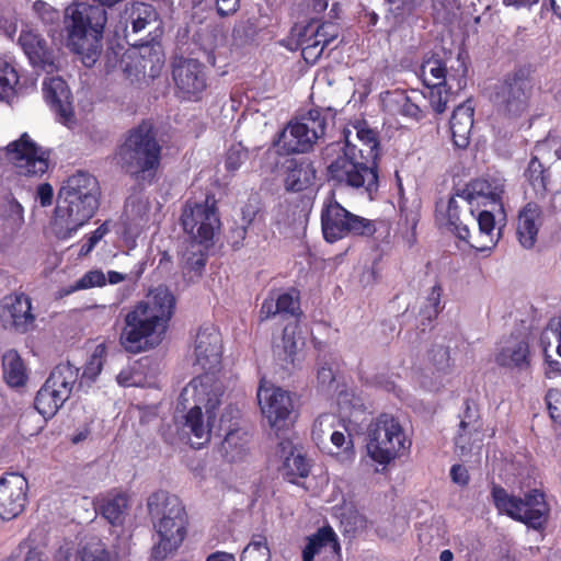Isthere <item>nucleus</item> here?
<instances>
[{
	"label": "nucleus",
	"mask_w": 561,
	"mask_h": 561,
	"mask_svg": "<svg viewBox=\"0 0 561 561\" xmlns=\"http://www.w3.org/2000/svg\"><path fill=\"white\" fill-rule=\"evenodd\" d=\"M101 187L95 176L85 171L70 175L58 192L50 221L59 240H68L85 226L100 207Z\"/></svg>",
	"instance_id": "obj_1"
},
{
	"label": "nucleus",
	"mask_w": 561,
	"mask_h": 561,
	"mask_svg": "<svg viewBox=\"0 0 561 561\" xmlns=\"http://www.w3.org/2000/svg\"><path fill=\"white\" fill-rule=\"evenodd\" d=\"M175 309V298L165 287L157 288L151 298L139 301L125 317L121 344L133 354L146 350L147 337L163 332Z\"/></svg>",
	"instance_id": "obj_2"
},
{
	"label": "nucleus",
	"mask_w": 561,
	"mask_h": 561,
	"mask_svg": "<svg viewBox=\"0 0 561 561\" xmlns=\"http://www.w3.org/2000/svg\"><path fill=\"white\" fill-rule=\"evenodd\" d=\"M106 23L107 12L102 4L73 2L65 9L67 47L81 55L85 66H92L96 61Z\"/></svg>",
	"instance_id": "obj_3"
},
{
	"label": "nucleus",
	"mask_w": 561,
	"mask_h": 561,
	"mask_svg": "<svg viewBox=\"0 0 561 561\" xmlns=\"http://www.w3.org/2000/svg\"><path fill=\"white\" fill-rule=\"evenodd\" d=\"M162 148L150 122L142 121L129 129L117 147L115 160L125 173L135 179L153 176L160 165Z\"/></svg>",
	"instance_id": "obj_4"
},
{
	"label": "nucleus",
	"mask_w": 561,
	"mask_h": 561,
	"mask_svg": "<svg viewBox=\"0 0 561 561\" xmlns=\"http://www.w3.org/2000/svg\"><path fill=\"white\" fill-rule=\"evenodd\" d=\"M537 85L535 68L531 65H518L494 85L493 103L503 115L520 117L529 112Z\"/></svg>",
	"instance_id": "obj_5"
},
{
	"label": "nucleus",
	"mask_w": 561,
	"mask_h": 561,
	"mask_svg": "<svg viewBox=\"0 0 561 561\" xmlns=\"http://www.w3.org/2000/svg\"><path fill=\"white\" fill-rule=\"evenodd\" d=\"M321 229L323 239L335 243L346 237L373 238L379 231L390 232L389 224L383 219H368L355 215L336 201H330L321 209Z\"/></svg>",
	"instance_id": "obj_6"
},
{
	"label": "nucleus",
	"mask_w": 561,
	"mask_h": 561,
	"mask_svg": "<svg viewBox=\"0 0 561 561\" xmlns=\"http://www.w3.org/2000/svg\"><path fill=\"white\" fill-rule=\"evenodd\" d=\"M491 497L500 514H504L513 520L525 524L535 530H543L546 528L550 507L542 491L531 489L520 497L510 494L505 488L493 483Z\"/></svg>",
	"instance_id": "obj_7"
},
{
	"label": "nucleus",
	"mask_w": 561,
	"mask_h": 561,
	"mask_svg": "<svg viewBox=\"0 0 561 561\" xmlns=\"http://www.w3.org/2000/svg\"><path fill=\"white\" fill-rule=\"evenodd\" d=\"M221 394L214 375H198L182 389L175 412L184 421H203L204 416L206 421H216Z\"/></svg>",
	"instance_id": "obj_8"
},
{
	"label": "nucleus",
	"mask_w": 561,
	"mask_h": 561,
	"mask_svg": "<svg viewBox=\"0 0 561 561\" xmlns=\"http://www.w3.org/2000/svg\"><path fill=\"white\" fill-rule=\"evenodd\" d=\"M79 368L69 362L58 364L38 390L34 405L38 413L48 421L69 399L79 378Z\"/></svg>",
	"instance_id": "obj_9"
},
{
	"label": "nucleus",
	"mask_w": 561,
	"mask_h": 561,
	"mask_svg": "<svg viewBox=\"0 0 561 561\" xmlns=\"http://www.w3.org/2000/svg\"><path fill=\"white\" fill-rule=\"evenodd\" d=\"M355 147L346 142L344 154L339 156L328 167L329 178L350 187H364L369 194L378 190V168L356 159Z\"/></svg>",
	"instance_id": "obj_10"
},
{
	"label": "nucleus",
	"mask_w": 561,
	"mask_h": 561,
	"mask_svg": "<svg viewBox=\"0 0 561 561\" xmlns=\"http://www.w3.org/2000/svg\"><path fill=\"white\" fill-rule=\"evenodd\" d=\"M368 434L366 449L368 456L378 465L387 467L397 458L404 456L412 446L411 438L400 423H382Z\"/></svg>",
	"instance_id": "obj_11"
},
{
	"label": "nucleus",
	"mask_w": 561,
	"mask_h": 561,
	"mask_svg": "<svg viewBox=\"0 0 561 561\" xmlns=\"http://www.w3.org/2000/svg\"><path fill=\"white\" fill-rule=\"evenodd\" d=\"M181 225L198 243L213 241L215 230L220 226L214 195H206L203 203L186 201L181 214Z\"/></svg>",
	"instance_id": "obj_12"
},
{
	"label": "nucleus",
	"mask_w": 561,
	"mask_h": 561,
	"mask_svg": "<svg viewBox=\"0 0 561 561\" xmlns=\"http://www.w3.org/2000/svg\"><path fill=\"white\" fill-rule=\"evenodd\" d=\"M176 95L185 101L198 102L207 89L205 66L197 59L181 58L172 70Z\"/></svg>",
	"instance_id": "obj_13"
},
{
	"label": "nucleus",
	"mask_w": 561,
	"mask_h": 561,
	"mask_svg": "<svg viewBox=\"0 0 561 561\" xmlns=\"http://www.w3.org/2000/svg\"><path fill=\"white\" fill-rule=\"evenodd\" d=\"M28 481L16 471L0 477V518L10 522L19 517L28 504Z\"/></svg>",
	"instance_id": "obj_14"
},
{
	"label": "nucleus",
	"mask_w": 561,
	"mask_h": 561,
	"mask_svg": "<svg viewBox=\"0 0 561 561\" xmlns=\"http://www.w3.org/2000/svg\"><path fill=\"white\" fill-rule=\"evenodd\" d=\"M7 158L20 175H42L48 170V156L24 133L7 147Z\"/></svg>",
	"instance_id": "obj_15"
},
{
	"label": "nucleus",
	"mask_w": 561,
	"mask_h": 561,
	"mask_svg": "<svg viewBox=\"0 0 561 561\" xmlns=\"http://www.w3.org/2000/svg\"><path fill=\"white\" fill-rule=\"evenodd\" d=\"M188 514L172 517L164 522H154L159 541L151 549L154 561H163L175 553L184 542L188 529Z\"/></svg>",
	"instance_id": "obj_16"
},
{
	"label": "nucleus",
	"mask_w": 561,
	"mask_h": 561,
	"mask_svg": "<svg viewBox=\"0 0 561 561\" xmlns=\"http://www.w3.org/2000/svg\"><path fill=\"white\" fill-rule=\"evenodd\" d=\"M195 360L204 374L214 375L219 370L222 356V341L220 333L214 325H202L198 329L194 345Z\"/></svg>",
	"instance_id": "obj_17"
},
{
	"label": "nucleus",
	"mask_w": 561,
	"mask_h": 561,
	"mask_svg": "<svg viewBox=\"0 0 561 561\" xmlns=\"http://www.w3.org/2000/svg\"><path fill=\"white\" fill-rule=\"evenodd\" d=\"M256 397L267 421H286L294 411L291 393L268 383L265 378L260 381Z\"/></svg>",
	"instance_id": "obj_18"
},
{
	"label": "nucleus",
	"mask_w": 561,
	"mask_h": 561,
	"mask_svg": "<svg viewBox=\"0 0 561 561\" xmlns=\"http://www.w3.org/2000/svg\"><path fill=\"white\" fill-rule=\"evenodd\" d=\"M277 454L282 460L278 469L285 481L299 484L300 479L310 474L312 463L302 446L294 444L291 439H283L277 445Z\"/></svg>",
	"instance_id": "obj_19"
},
{
	"label": "nucleus",
	"mask_w": 561,
	"mask_h": 561,
	"mask_svg": "<svg viewBox=\"0 0 561 561\" xmlns=\"http://www.w3.org/2000/svg\"><path fill=\"white\" fill-rule=\"evenodd\" d=\"M43 94L57 121L68 127L76 123L72 95L67 82L60 77L47 78L43 82Z\"/></svg>",
	"instance_id": "obj_20"
},
{
	"label": "nucleus",
	"mask_w": 561,
	"mask_h": 561,
	"mask_svg": "<svg viewBox=\"0 0 561 561\" xmlns=\"http://www.w3.org/2000/svg\"><path fill=\"white\" fill-rule=\"evenodd\" d=\"M0 318L4 328L27 332L35 321L31 298L24 293L5 296L1 302Z\"/></svg>",
	"instance_id": "obj_21"
},
{
	"label": "nucleus",
	"mask_w": 561,
	"mask_h": 561,
	"mask_svg": "<svg viewBox=\"0 0 561 561\" xmlns=\"http://www.w3.org/2000/svg\"><path fill=\"white\" fill-rule=\"evenodd\" d=\"M504 193V180L500 178H478L468 182L462 188L456 190V195L470 205L477 202L482 205L495 204L501 208Z\"/></svg>",
	"instance_id": "obj_22"
},
{
	"label": "nucleus",
	"mask_w": 561,
	"mask_h": 561,
	"mask_svg": "<svg viewBox=\"0 0 561 561\" xmlns=\"http://www.w3.org/2000/svg\"><path fill=\"white\" fill-rule=\"evenodd\" d=\"M308 135L307 126H301L298 119L290 121L286 127L276 134L272 146L277 148L276 152L280 156L306 153L314 145Z\"/></svg>",
	"instance_id": "obj_23"
},
{
	"label": "nucleus",
	"mask_w": 561,
	"mask_h": 561,
	"mask_svg": "<svg viewBox=\"0 0 561 561\" xmlns=\"http://www.w3.org/2000/svg\"><path fill=\"white\" fill-rule=\"evenodd\" d=\"M283 176L285 190L298 193L314 184L317 169L309 158H289L283 163Z\"/></svg>",
	"instance_id": "obj_24"
},
{
	"label": "nucleus",
	"mask_w": 561,
	"mask_h": 561,
	"mask_svg": "<svg viewBox=\"0 0 561 561\" xmlns=\"http://www.w3.org/2000/svg\"><path fill=\"white\" fill-rule=\"evenodd\" d=\"M18 44L33 67L45 69L47 66L54 65V51L38 31L23 27Z\"/></svg>",
	"instance_id": "obj_25"
},
{
	"label": "nucleus",
	"mask_w": 561,
	"mask_h": 561,
	"mask_svg": "<svg viewBox=\"0 0 561 561\" xmlns=\"http://www.w3.org/2000/svg\"><path fill=\"white\" fill-rule=\"evenodd\" d=\"M213 425L215 423H168L165 426H161V432L163 435L167 432H176V437L170 440L165 438L171 445L182 443L194 449H201L210 440Z\"/></svg>",
	"instance_id": "obj_26"
},
{
	"label": "nucleus",
	"mask_w": 561,
	"mask_h": 561,
	"mask_svg": "<svg viewBox=\"0 0 561 561\" xmlns=\"http://www.w3.org/2000/svg\"><path fill=\"white\" fill-rule=\"evenodd\" d=\"M541 225L542 210L537 203L529 202L518 211L516 237L524 249L535 247Z\"/></svg>",
	"instance_id": "obj_27"
},
{
	"label": "nucleus",
	"mask_w": 561,
	"mask_h": 561,
	"mask_svg": "<svg viewBox=\"0 0 561 561\" xmlns=\"http://www.w3.org/2000/svg\"><path fill=\"white\" fill-rule=\"evenodd\" d=\"M529 357L528 339L525 335L512 333L495 355V362L501 367L523 369L529 366Z\"/></svg>",
	"instance_id": "obj_28"
},
{
	"label": "nucleus",
	"mask_w": 561,
	"mask_h": 561,
	"mask_svg": "<svg viewBox=\"0 0 561 561\" xmlns=\"http://www.w3.org/2000/svg\"><path fill=\"white\" fill-rule=\"evenodd\" d=\"M147 508L153 526L154 522H164L187 514L182 500L164 490H158L149 495Z\"/></svg>",
	"instance_id": "obj_29"
},
{
	"label": "nucleus",
	"mask_w": 561,
	"mask_h": 561,
	"mask_svg": "<svg viewBox=\"0 0 561 561\" xmlns=\"http://www.w3.org/2000/svg\"><path fill=\"white\" fill-rule=\"evenodd\" d=\"M474 106L472 100L467 99L453 111L449 128L451 140L457 149H466L471 139L473 127Z\"/></svg>",
	"instance_id": "obj_30"
},
{
	"label": "nucleus",
	"mask_w": 561,
	"mask_h": 561,
	"mask_svg": "<svg viewBox=\"0 0 561 561\" xmlns=\"http://www.w3.org/2000/svg\"><path fill=\"white\" fill-rule=\"evenodd\" d=\"M96 507L112 526L122 527L128 515L129 497L124 492L112 490L96 499Z\"/></svg>",
	"instance_id": "obj_31"
},
{
	"label": "nucleus",
	"mask_w": 561,
	"mask_h": 561,
	"mask_svg": "<svg viewBox=\"0 0 561 561\" xmlns=\"http://www.w3.org/2000/svg\"><path fill=\"white\" fill-rule=\"evenodd\" d=\"M456 197L458 196L455 192L447 203H444L443 199L436 202L435 217L437 220L444 221L457 239L463 242H469L471 233L469 227L463 225L460 220V206L458 205Z\"/></svg>",
	"instance_id": "obj_32"
},
{
	"label": "nucleus",
	"mask_w": 561,
	"mask_h": 561,
	"mask_svg": "<svg viewBox=\"0 0 561 561\" xmlns=\"http://www.w3.org/2000/svg\"><path fill=\"white\" fill-rule=\"evenodd\" d=\"M479 227V240L465 242L470 248L483 252L494 248L500 239L501 233H495V217L492 211L481 210L477 216Z\"/></svg>",
	"instance_id": "obj_33"
},
{
	"label": "nucleus",
	"mask_w": 561,
	"mask_h": 561,
	"mask_svg": "<svg viewBox=\"0 0 561 561\" xmlns=\"http://www.w3.org/2000/svg\"><path fill=\"white\" fill-rule=\"evenodd\" d=\"M2 370L3 379L10 387H23L28 379L24 360L15 350H9L3 354Z\"/></svg>",
	"instance_id": "obj_34"
},
{
	"label": "nucleus",
	"mask_w": 561,
	"mask_h": 561,
	"mask_svg": "<svg viewBox=\"0 0 561 561\" xmlns=\"http://www.w3.org/2000/svg\"><path fill=\"white\" fill-rule=\"evenodd\" d=\"M327 546L331 547L335 552H339L341 549L337 536L330 526L321 527L316 534L308 537V542L302 550V561H313L314 556Z\"/></svg>",
	"instance_id": "obj_35"
},
{
	"label": "nucleus",
	"mask_w": 561,
	"mask_h": 561,
	"mask_svg": "<svg viewBox=\"0 0 561 561\" xmlns=\"http://www.w3.org/2000/svg\"><path fill=\"white\" fill-rule=\"evenodd\" d=\"M126 22L130 23L133 33L137 34L159 19L156 8L147 2H133L125 10Z\"/></svg>",
	"instance_id": "obj_36"
},
{
	"label": "nucleus",
	"mask_w": 561,
	"mask_h": 561,
	"mask_svg": "<svg viewBox=\"0 0 561 561\" xmlns=\"http://www.w3.org/2000/svg\"><path fill=\"white\" fill-rule=\"evenodd\" d=\"M420 77L425 85L449 84L456 80L453 76H447L446 65L438 58L426 59L420 68Z\"/></svg>",
	"instance_id": "obj_37"
},
{
	"label": "nucleus",
	"mask_w": 561,
	"mask_h": 561,
	"mask_svg": "<svg viewBox=\"0 0 561 561\" xmlns=\"http://www.w3.org/2000/svg\"><path fill=\"white\" fill-rule=\"evenodd\" d=\"M148 60L139 51L133 49L125 51L118 60V68L125 77L130 80H138L146 75Z\"/></svg>",
	"instance_id": "obj_38"
},
{
	"label": "nucleus",
	"mask_w": 561,
	"mask_h": 561,
	"mask_svg": "<svg viewBox=\"0 0 561 561\" xmlns=\"http://www.w3.org/2000/svg\"><path fill=\"white\" fill-rule=\"evenodd\" d=\"M524 175L537 194L543 195L548 191L550 171L537 157L530 159Z\"/></svg>",
	"instance_id": "obj_39"
},
{
	"label": "nucleus",
	"mask_w": 561,
	"mask_h": 561,
	"mask_svg": "<svg viewBox=\"0 0 561 561\" xmlns=\"http://www.w3.org/2000/svg\"><path fill=\"white\" fill-rule=\"evenodd\" d=\"M301 126L308 127V136L316 144L325 135L327 116L321 108H311L298 119Z\"/></svg>",
	"instance_id": "obj_40"
},
{
	"label": "nucleus",
	"mask_w": 561,
	"mask_h": 561,
	"mask_svg": "<svg viewBox=\"0 0 561 561\" xmlns=\"http://www.w3.org/2000/svg\"><path fill=\"white\" fill-rule=\"evenodd\" d=\"M240 561H271V551L266 537L262 534L253 535L250 542L243 549Z\"/></svg>",
	"instance_id": "obj_41"
},
{
	"label": "nucleus",
	"mask_w": 561,
	"mask_h": 561,
	"mask_svg": "<svg viewBox=\"0 0 561 561\" xmlns=\"http://www.w3.org/2000/svg\"><path fill=\"white\" fill-rule=\"evenodd\" d=\"M297 324H287L283 330L282 344L276 346L277 357L286 364H294L297 353Z\"/></svg>",
	"instance_id": "obj_42"
},
{
	"label": "nucleus",
	"mask_w": 561,
	"mask_h": 561,
	"mask_svg": "<svg viewBox=\"0 0 561 561\" xmlns=\"http://www.w3.org/2000/svg\"><path fill=\"white\" fill-rule=\"evenodd\" d=\"M19 83L16 69L4 60H0V101L9 102L15 95Z\"/></svg>",
	"instance_id": "obj_43"
},
{
	"label": "nucleus",
	"mask_w": 561,
	"mask_h": 561,
	"mask_svg": "<svg viewBox=\"0 0 561 561\" xmlns=\"http://www.w3.org/2000/svg\"><path fill=\"white\" fill-rule=\"evenodd\" d=\"M310 25H312V28L309 30L308 36L314 38L316 42H320L322 47L330 45L337 38L340 33L339 24L332 21L319 23L318 21L312 20L307 26Z\"/></svg>",
	"instance_id": "obj_44"
},
{
	"label": "nucleus",
	"mask_w": 561,
	"mask_h": 561,
	"mask_svg": "<svg viewBox=\"0 0 561 561\" xmlns=\"http://www.w3.org/2000/svg\"><path fill=\"white\" fill-rule=\"evenodd\" d=\"M428 89L427 98L430 100L431 107L437 114H442L446 111L447 104L450 101L453 83L449 84H432L426 85Z\"/></svg>",
	"instance_id": "obj_45"
},
{
	"label": "nucleus",
	"mask_w": 561,
	"mask_h": 561,
	"mask_svg": "<svg viewBox=\"0 0 561 561\" xmlns=\"http://www.w3.org/2000/svg\"><path fill=\"white\" fill-rule=\"evenodd\" d=\"M221 444L226 456H230V461L241 459L247 454V442L239 436L236 428H229Z\"/></svg>",
	"instance_id": "obj_46"
},
{
	"label": "nucleus",
	"mask_w": 561,
	"mask_h": 561,
	"mask_svg": "<svg viewBox=\"0 0 561 561\" xmlns=\"http://www.w3.org/2000/svg\"><path fill=\"white\" fill-rule=\"evenodd\" d=\"M311 28L312 25L304 28L299 34V43L302 46L301 55L304 59L306 62L313 65L319 60L325 47H322L320 42H316L314 38L308 36L309 30Z\"/></svg>",
	"instance_id": "obj_47"
},
{
	"label": "nucleus",
	"mask_w": 561,
	"mask_h": 561,
	"mask_svg": "<svg viewBox=\"0 0 561 561\" xmlns=\"http://www.w3.org/2000/svg\"><path fill=\"white\" fill-rule=\"evenodd\" d=\"M106 284V277L101 270L88 271L73 285L64 288V295H70L77 290L89 289L93 287H103Z\"/></svg>",
	"instance_id": "obj_48"
},
{
	"label": "nucleus",
	"mask_w": 561,
	"mask_h": 561,
	"mask_svg": "<svg viewBox=\"0 0 561 561\" xmlns=\"http://www.w3.org/2000/svg\"><path fill=\"white\" fill-rule=\"evenodd\" d=\"M106 354L107 351L105 344L102 343L96 345L92 355L83 367L81 378L87 379L88 381H94L102 370Z\"/></svg>",
	"instance_id": "obj_49"
},
{
	"label": "nucleus",
	"mask_w": 561,
	"mask_h": 561,
	"mask_svg": "<svg viewBox=\"0 0 561 561\" xmlns=\"http://www.w3.org/2000/svg\"><path fill=\"white\" fill-rule=\"evenodd\" d=\"M81 561H116L112 552L101 540L91 541L80 551Z\"/></svg>",
	"instance_id": "obj_50"
},
{
	"label": "nucleus",
	"mask_w": 561,
	"mask_h": 561,
	"mask_svg": "<svg viewBox=\"0 0 561 561\" xmlns=\"http://www.w3.org/2000/svg\"><path fill=\"white\" fill-rule=\"evenodd\" d=\"M470 425L471 423H459V431L455 438V445L456 448L460 450L461 455H465L467 451H471L473 447L480 448V444L482 443V437L479 433H476L474 437L471 438Z\"/></svg>",
	"instance_id": "obj_51"
},
{
	"label": "nucleus",
	"mask_w": 561,
	"mask_h": 561,
	"mask_svg": "<svg viewBox=\"0 0 561 561\" xmlns=\"http://www.w3.org/2000/svg\"><path fill=\"white\" fill-rule=\"evenodd\" d=\"M207 263V255L199 252H191L185 256L184 264L182 266L183 274L193 277H201Z\"/></svg>",
	"instance_id": "obj_52"
},
{
	"label": "nucleus",
	"mask_w": 561,
	"mask_h": 561,
	"mask_svg": "<svg viewBox=\"0 0 561 561\" xmlns=\"http://www.w3.org/2000/svg\"><path fill=\"white\" fill-rule=\"evenodd\" d=\"M249 159V151L241 142L230 146L226 153L225 168L228 172H236Z\"/></svg>",
	"instance_id": "obj_53"
},
{
	"label": "nucleus",
	"mask_w": 561,
	"mask_h": 561,
	"mask_svg": "<svg viewBox=\"0 0 561 561\" xmlns=\"http://www.w3.org/2000/svg\"><path fill=\"white\" fill-rule=\"evenodd\" d=\"M32 10L44 25H56L59 22V11L44 0H36Z\"/></svg>",
	"instance_id": "obj_54"
},
{
	"label": "nucleus",
	"mask_w": 561,
	"mask_h": 561,
	"mask_svg": "<svg viewBox=\"0 0 561 561\" xmlns=\"http://www.w3.org/2000/svg\"><path fill=\"white\" fill-rule=\"evenodd\" d=\"M443 295V287L439 283H436L432 288L426 298V305L423 310L424 314L428 320L437 318L443 307L440 306Z\"/></svg>",
	"instance_id": "obj_55"
},
{
	"label": "nucleus",
	"mask_w": 561,
	"mask_h": 561,
	"mask_svg": "<svg viewBox=\"0 0 561 561\" xmlns=\"http://www.w3.org/2000/svg\"><path fill=\"white\" fill-rule=\"evenodd\" d=\"M110 231L107 222L100 225L94 231L84 237V242L79 250L80 256H87L92 252L95 245L107 234Z\"/></svg>",
	"instance_id": "obj_56"
},
{
	"label": "nucleus",
	"mask_w": 561,
	"mask_h": 561,
	"mask_svg": "<svg viewBox=\"0 0 561 561\" xmlns=\"http://www.w3.org/2000/svg\"><path fill=\"white\" fill-rule=\"evenodd\" d=\"M276 307L280 314L299 316V298L294 297L290 293H282L275 300Z\"/></svg>",
	"instance_id": "obj_57"
},
{
	"label": "nucleus",
	"mask_w": 561,
	"mask_h": 561,
	"mask_svg": "<svg viewBox=\"0 0 561 561\" xmlns=\"http://www.w3.org/2000/svg\"><path fill=\"white\" fill-rule=\"evenodd\" d=\"M11 561H43V552L37 547L21 542Z\"/></svg>",
	"instance_id": "obj_58"
},
{
	"label": "nucleus",
	"mask_w": 561,
	"mask_h": 561,
	"mask_svg": "<svg viewBox=\"0 0 561 561\" xmlns=\"http://www.w3.org/2000/svg\"><path fill=\"white\" fill-rule=\"evenodd\" d=\"M551 421H561V391L551 389L546 396Z\"/></svg>",
	"instance_id": "obj_59"
},
{
	"label": "nucleus",
	"mask_w": 561,
	"mask_h": 561,
	"mask_svg": "<svg viewBox=\"0 0 561 561\" xmlns=\"http://www.w3.org/2000/svg\"><path fill=\"white\" fill-rule=\"evenodd\" d=\"M400 113L403 116L420 121L424 117V113L420 105L412 100L409 95H403L400 107Z\"/></svg>",
	"instance_id": "obj_60"
},
{
	"label": "nucleus",
	"mask_w": 561,
	"mask_h": 561,
	"mask_svg": "<svg viewBox=\"0 0 561 561\" xmlns=\"http://www.w3.org/2000/svg\"><path fill=\"white\" fill-rule=\"evenodd\" d=\"M358 139L369 148V153L373 154L379 146L377 134L370 128H359L357 130Z\"/></svg>",
	"instance_id": "obj_61"
},
{
	"label": "nucleus",
	"mask_w": 561,
	"mask_h": 561,
	"mask_svg": "<svg viewBox=\"0 0 561 561\" xmlns=\"http://www.w3.org/2000/svg\"><path fill=\"white\" fill-rule=\"evenodd\" d=\"M37 198L42 207H47L53 204L54 190L49 183H42L37 187Z\"/></svg>",
	"instance_id": "obj_62"
},
{
	"label": "nucleus",
	"mask_w": 561,
	"mask_h": 561,
	"mask_svg": "<svg viewBox=\"0 0 561 561\" xmlns=\"http://www.w3.org/2000/svg\"><path fill=\"white\" fill-rule=\"evenodd\" d=\"M450 477L455 483H457L461 486L467 485L470 480L468 470L466 469L465 466L459 465V463H456L451 467Z\"/></svg>",
	"instance_id": "obj_63"
},
{
	"label": "nucleus",
	"mask_w": 561,
	"mask_h": 561,
	"mask_svg": "<svg viewBox=\"0 0 561 561\" xmlns=\"http://www.w3.org/2000/svg\"><path fill=\"white\" fill-rule=\"evenodd\" d=\"M239 8V0H216V11L221 18L233 14Z\"/></svg>",
	"instance_id": "obj_64"
}]
</instances>
